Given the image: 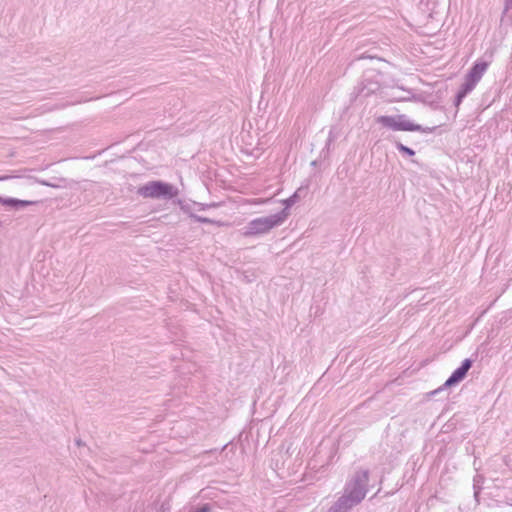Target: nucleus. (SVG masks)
<instances>
[{
  "instance_id": "2eb2a0df",
  "label": "nucleus",
  "mask_w": 512,
  "mask_h": 512,
  "mask_svg": "<svg viewBox=\"0 0 512 512\" xmlns=\"http://www.w3.org/2000/svg\"><path fill=\"white\" fill-rule=\"evenodd\" d=\"M333 140V135H332V131L329 132V141H332Z\"/></svg>"
},
{
  "instance_id": "f03ea898",
  "label": "nucleus",
  "mask_w": 512,
  "mask_h": 512,
  "mask_svg": "<svg viewBox=\"0 0 512 512\" xmlns=\"http://www.w3.org/2000/svg\"><path fill=\"white\" fill-rule=\"evenodd\" d=\"M288 217V212L282 210L276 214L251 220L243 229L244 237H257L268 234L273 228L280 226Z\"/></svg>"
},
{
  "instance_id": "f257e3e1",
  "label": "nucleus",
  "mask_w": 512,
  "mask_h": 512,
  "mask_svg": "<svg viewBox=\"0 0 512 512\" xmlns=\"http://www.w3.org/2000/svg\"><path fill=\"white\" fill-rule=\"evenodd\" d=\"M369 471L358 470L346 483L343 495L328 512H348L358 505L368 492Z\"/></svg>"
},
{
  "instance_id": "39448f33",
  "label": "nucleus",
  "mask_w": 512,
  "mask_h": 512,
  "mask_svg": "<svg viewBox=\"0 0 512 512\" xmlns=\"http://www.w3.org/2000/svg\"><path fill=\"white\" fill-rule=\"evenodd\" d=\"M488 68L487 62H476L469 70L465 77L464 83L461 85L455 99V106L458 107L463 99L476 87L482 76Z\"/></svg>"
},
{
  "instance_id": "1a4fd4ad",
  "label": "nucleus",
  "mask_w": 512,
  "mask_h": 512,
  "mask_svg": "<svg viewBox=\"0 0 512 512\" xmlns=\"http://www.w3.org/2000/svg\"><path fill=\"white\" fill-rule=\"evenodd\" d=\"M395 146H396L397 150L400 153H402L403 155H407V156H414L415 155V151L413 149L405 146L404 144H402L399 141L395 142Z\"/></svg>"
},
{
  "instance_id": "9b49d317",
  "label": "nucleus",
  "mask_w": 512,
  "mask_h": 512,
  "mask_svg": "<svg viewBox=\"0 0 512 512\" xmlns=\"http://www.w3.org/2000/svg\"><path fill=\"white\" fill-rule=\"evenodd\" d=\"M297 198H298V195L297 193L293 194L291 197L287 198L285 201H284V204L286 205V208H284L283 210H286L291 207L292 205H294L297 201Z\"/></svg>"
},
{
  "instance_id": "0eeeda50",
  "label": "nucleus",
  "mask_w": 512,
  "mask_h": 512,
  "mask_svg": "<svg viewBox=\"0 0 512 512\" xmlns=\"http://www.w3.org/2000/svg\"><path fill=\"white\" fill-rule=\"evenodd\" d=\"M0 181H11L15 190H25L38 183V179L31 175H2Z\"/></svg>"
},
{
  "instance_id": "20e7f679",
  "label": "nucleus",
  "mask_w": 512,
  "mask_h": 512,
  "mask_svg": "<svg viewBox=\"0 0 512 512\" xmlns=\"http://www.w3.org/2000/svg\"><path fill=\"white\" fill-rule=\"evenodd\" d=\"M377 122L382 126L394 131H420L423 133H432L435 129L434 127L424 128L419 124H415L411 122L404 114L395 116H380L377 118Z\"/></svg>"
},
{
  "instance_id": "ddd939ff",
  "label": "nucleus",
  "mask_w": 512,
  "mask_h": 512,
  "mask_svg": "<svg viewBox=\"0 0 512 512\" xmlns=\"http://www.w3.org/2000/svg\"><path fill=\"white\" fill-rule=\"evenodd\" d=\"M195 512H210V506L208 504H205L204 506H202L201 508H199Z\"/></svg>"
},
{
  "instance_id": "9d476101",
  "label": "nucleus",
  "mask_w": 512,
  "mask_h": 512,
  "mask_svg": "<svg viewBox=\"0 0 512 512\" xmlns=\"http://www.w3.org/2000/svg\"><path fill=\"white\" fill-rule=\"evenodd\" d=\"M59 182H65V179H60ZM38 183L44 186L52 187V188H63L64 184L61 183H53L46 180H38Z\"/></svg>"
},
{
  "instance_id": "7ed1b4c3",
  "label": "nucleus",
  "mask_w": 512,
  "mask_h": 512,
  "mask_svg": "<svg viewBox=\"0 0 512 512\" xmlns=\"http://www.w3.org/2000/svg\"><path fill=\"white\" fill-rule=\"evenodd\" d=\"M137 194L143 198L172 199L178 196V189L172 184L163 181H150L137 190Z\"/></svg>"
},
{
  "instance_id": "f8f14e48",
  "label": "nucleus",
  "mask_w": 512,
  "mask_h": 512,
  "mask_svg": "<svg viewBox=\"0 0 512 512\" xmlns=\"http://www.w3.org/2000/svg\"><path fill=\"white\" fill-rule=\"evenodd\" d=\"M192 218L199 223H209V224L216 223L214 220L207 218V217H203V216L192 215Z\"/></svg>"
},
{
  "instance_id": "6e6552de",
  "label": "nucleus",
  "mask_w": 512,
  "mask_h": 512,
  "mask_svg": "<svg viewBox=\"0 0 512 512\" xmlns=\"http://www.w3.org/2000/svg\"><path fill=\"white\" fill-rule=\"evenodd\" d=\"M0 203L4 206L21 209L29 205L37 204V201L19 200L16 198H3L0 196Z\"/></svg>"
},
{
  "instance_id": "dca6fc26",
  "label": "nucleus",
  "mask_w": 512,
  "mask_h": 512,
  "mask_svg": "<svg viewBox=\"0 0 512 512\" xmlns=\"http://www.w3.org/2000/svg\"><path fill=\"white\" fill-rule=\"evenodd\" d=\"M77 445H81V441L80 440H77Z\"/></svg>"
},
{
  "instance_id": "423d86ee",
  "label": "nucleus",
  "mask_w": 512,
  "mask_h": 512,
  "mask_svg": "<svg viewBox=\"0 0 512 512\" xmlns=\"http://www.w3.org/2000/svg\"><path fill=\"white\" fill-rule=\"evenodd\" d=\"M472 367V360L470 359H465L461 366L458 367L452 374L451 376L445 381V383L439 387L438 389L434 390L431 392L432 395H436L437 393H439L440 391H442L443 389L445 388H449V387H452L456 384H458L459 382H461L467 372L469 371V369Z\"/></svg>"
},
{
  "instance_id": "4468645a",
  "label": "nucleus",
  "mask_w": 512,
  "mask_h": 512,
  "mask_svg": "<svg viewBox=\"0 0 512 512\" xmlns=\"http://www.w3.org/2000/svg\"><path fill=\"white\" fill-rule=\"evenodd\" d=\"M474 489H475L474 496H475V498L477 499L478 494H479V489H478V488H476V484H474Z\"/></svg>"
}]
</instances>
